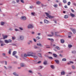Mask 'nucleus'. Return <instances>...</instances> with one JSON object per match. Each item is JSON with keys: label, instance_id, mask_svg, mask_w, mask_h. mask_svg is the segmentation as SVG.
<instances>
[{"label": "nucleus", "instance_id": "nucleus-1", "mask_svg": "<svg viewBox=\"0 0 76 76\" xmlns=\"http://www.w3.org/2000/svg\"><path fill=\"white\" fill-rule=\"evenodd\" d=\"M28 56H31V57H34V59H37L38 57L36 56V53H33L32 52H29L28 54Z\"/></svg>", "mask_w": 76, "mask_h": 76}, {"label": "nucleus", "instance_id": "nucleus-2", "mask_svg": "<svg viewBox=\"0 0 76 76\" xmlns=\"http://www.w3.org/2000/svg\"><path fill=\"white\" fill-rule=\"evenodd\" d=\"M45 14H46V15L47 16V17L49 18H50V19H52L53 18H54V16H51L50 15V14H48V13L45 12Z\"/></svg>", "mask_w": 76, "mask_h": 76}, {"label": "nucleus", "instance_id": "nucleus-3", "mask_svg": "<svg viewBox=\"0 0 76 76\" xmlns=\"http://www.w3.org/2000/svg\"><path fill=\"white\" fill-rule=\"evenodd\" d=\"M6 44H7V43H10L11 42L12 40L11 39H9L8 40H4Z\"/></svg>", "mask_w": 76, "mask_h": 76}, {"label": "nucleus", "instance_id": "nucleus-4", "mask_svg": "<svg viewBox=\"0 0 76 76\" xmlns=\"http://www.w3.org/2000/svg\"><path fill=\"white\" fill-rule=\"evenodd\" d=\"M33 26L32 25V24H29L28 26V29H32V28H33Z\"/></svg>", "mask_w": 76, "mask_h": 76}, {"label": "nucleus", "instance_id": "nucleus-5", "mask_svg": "<svg viewBox=\"0 0 76 76\" xmlns=\"http://www.w3.org/2000/svg\"><path fill=\"white\" fill-rule=\"evenodd\" d=\"M21 19L23 20H26V18L25 16H22L21 18Z\"/></svg>", "mask_w": 76, "mask_h": 76}, {"label": "nucleus", "instance_id": "nucleus-6", "mask_svg": "<svg viewBox=\"0 0 76 76\" xmlns=\"http://www.w3.org/2000/svg\"><path fill=\"white\" fill-rule=\"evenodd\" d=\"M20 39L21 41H22L24 39V36H20Z\"/></svg>", "mask_w": 76, "mask_h": 76}, {"label": "nucleus", "instance_id": "nucleus-7", "mask_svg": "<svg viewBox=\"0 0 76 76\" xmlns=\"http://www.w3.org/2000/svg\"><path fill=\"white\" fill-rule=\"evenodd\" d=\"M65 73H66V72L64 71H63L61 72V75H64Z\"/></svg>", "mask_w": 76, "mask_h": 76}, {"label": "nucleus", "instance_id": "nucleus-8", "mask_svg": "<svg viewBox=\"0 0 76 76\" xmlns=\"http://www.w3.org/2000/svg\"><path fill=\"white\" fill-rule=\"evenodd\" d=\"M44 23H48V21L46 19H45L44 20Z\"/></svg>", "mask_w": 76, "mask_h": 76}, {"label": "nucleus", "instance_id": "nucleus-9", "mask_svg": "<svg viewBox=\"0 0 76 76\" xmlns=\"http://www.w3.org/2000/svg\"><path fill=\"white\" fill-rule=\"evenodd\" d=\"M71 35H72V33L71 32H70L68 36L69 38H71Z\"/></svg>", "mask_w": 76, "mask_h": 76}, {"label": "nucleus", "instance_id": "nucleus-10", "mask_svg": "<svg viewBox=\"0 0 76 76\" xmlns=\"http://www.w3.org/2000/svg\"><path fill=\"white\" fill-rule=\"evenodd\" d=\"M58 32H55V36H56V37L58 36Z\"/></svg>", "mask_w": 76, "mask_h": 76}, {"label": "nucleus", "instance_id": "nucleus-11", "mask_svg": "<svg viewBox=\"0 0 76 76\" xmlns=\"http://www.w3.org/2000/svg\"><path fill=\"white\" fill-rule=\"evenodd\" d=\"M20 65L21 67H23L25 66V65L24 64L22 63H21Z\"/></svg>", "mask_w": 76, "mask_h": 76}, {"label": "nucleus", "instance_id": "nucleus-12", "mask_svg": "<svg viewBox=\"0 0 76 76\" xmlns=\"http://www.w3.org/2000/svg\"><path fill=\"white\" fill-rule=\"evenodd\" d=\"M13 75H14L15 76H19V75L17 74L16 72H13Z\"/></svg>", "mask_w": 76, "mask_h": 76}, {"label": "nucleus", "instance_id": "nucleus-13", "mask_svg": "<svg viewBox=\"0 0 76 76\" xmlns=\"http://www.w3.org/2000/svg\"><path fill=\"white\" fill-rule=\"evenodd\" d=\"M57 64H59V61L58 60H55Z\"/></svg>", "mask_w": 76, "mask_h": 76}, {"label": "nucleus", "instance_id": "nucleus-14", "mask_svg": "<svg viewBox=\"0 0 76 76\" xmlns=\"http://www.w3.org/2000/svg\"><path fill=\"white\" fill-rule=\"evenodd\" d=\"M69 18V16L67 15H65L64 16V18L65 19H67Z\"/></svg>", "mask_w": 76, "mask_h": 76}, {"label": "nucleus", "instance_id": "nucleus-15", "mask_svg": "<svg viewBox=\"0 0 76 76\" xmlns=\"http://www.w3.org/2000/svg\"><path fill=\"white\" fill-rule=\"evenodd\" d=\"M11 52H12V49H10L9 51V52H8L9 54H11Z\"/></svg>", "mask_w": 76, "mask_h": 76}, {"label": "nucleus", "instance_id": "nucleus-16", "mask_svg": "<svg viewBox=\"0 0 76 76\" xmlns=\"http://www.w3.org/2000/svg\"><path fill=\"white\" fill-rule=\"evenodd\" d=\"M1 25L3 26V25H4L5 24V23H4V22H1Z\"/></svg>", "mask_w": 76, "mask_h": 76}, {"label": "nucleus", "instance_id": "nucleus-17", "mask_svg": "<svg viewBox=\"0 0 76 76\" xmlns=\"http://www.w3.org/2000/svg\"><path fill=\"white\" fill-rule=\"evenodd\" d=\"M3 37L4 39H6V38H7V36L6 35V36H3Z\"/></svg>", "mask_w": 76, "mask_h": 76}, {"label": "nucleus", "instance_id": "nucleus-18", "mask_svg": "<svg viewBox=\"0 0 76 76\" xmlns=\"http://www.w3.org/2000/svg\"><path fill=\"white\" fill-rule=\"evenodd\" d=\"M61 43H63L64 42V40L63 39H61Z\"/></svg>", "mask_w": 76, "mask_h": 76}, {"label": "nucleus", "instance_id": "nucleus-19", "mask_svg": "<svg viewBox=\"0 0 76 76\" xmlns=\"http://www.w3.org/2000/svg\"><path fill=\"white\" fill-rule=\"evenodd\" d=\"M36 3L37 4L39 5L40 4H41V2L38 1L36 2Z\"/></svg>", "mask_w": 76, "mask_h": 76}, {"label": "nucleus", "instance_id": "nucleus-20", "mask_svg": "<svg viewBox=\"0 0 76 76\" xmlns=\"http://www.w3.org/2000/svg\"><path fill=\"white\" fill-rule=\"evenodd\" d=\"M16 52L14 51L13 52L12 55L13 56H15V54H16Z\"/></svg>", "mask_w": 76, "mask_h": 76}, {"label": "nucleus", "instance_id": "nucleus-21", "mask_svg": "<svg viewBox=\"0 0 76 76\" xmlns=\"http://www.w3.org/2000/svg\"><path fill=\"white\" fill-rule=\"evenodd\" d=\"M55 48H57V50H60V48L59 47H58V46H56L55 47Z\"/></svg>", "mask_w": 76, "mask_h": 76}, {"label": "nucleus", "instance_id": "nucleus-22", "mask_svg": "<svg viewBox=\"0 0 76 76\" xmlns=\"http://www.w3.org/2000/svg\"><path fill=\"white\" fill-rule=\"evenodd\" d=\"M70 15L71 16H72V17H75V15L73 13H71Z\"/></svg>", "mask_w": 76, "mask_h": 76}, {"label": "nucleus", "instance_id": "nucleus-23", "mask_svg": "<svg viewBox=\"0 0 76 76\" xmlns=\"http://www.w3.org/2000/svg\"><path fill=\"white\" fill-rule=\"evenodd\" d=\"M53 6L54 7L57 8V7H58V5L56 4L53 5Z\"/></svg>", "mask_w": 76, "mask_h": 76}, {"label": "nucleus", "instance_id": "nucleus-24", "mask_svg": "<svg viewBox=\"0 0 76 76\" xmlns=\"http://www.w3.org/2000/svg\"><path fill=\"white\" fill-rule=\"evenodd\" d=\"M63 61H66V58H63L62 59Z\"/></svg>", "mask_w": 76, "mask_h": 76}, {"label": "nucleus", "instance_id": "nucleus-25", "mask_svg": "<svg viewBox=\"0 0 76 76\" xmlns=\"http://www.w3.org/2000/svg\"><path fill=\"white\" fill-rule=\"evenodd\" d=\"M28 54H26V53L24 55V57H28Z\"/></svg>", "mask_w": 76, "mask_h": 76}, {"label": "nucleus", "instance_id": "nucleus-26", "mask_svg": "<svg viewBox=\"0 0 76 76\" xmlns=\"http://www.w3.org/2000/svg\"><path fill=\"white\" fill-rule=\"evenodd\" d=\"M53 56H54L55 57H57V55L56 54V53H53Z\"/></svg>", "mask_w": 76, "mask_h": 76}, {"label": "nucleus", "instance_id": "nucleus-27", "mask_svg": "<svg viewBox=\"0 0 76 76\" xmlns=\"http://www.w3.org/2000/svg\"><path fill=\"white\" fill-rule=\"evenodd\" d=\"M43 64L45 65H46V64H47V61H45L44 62Z\"/></svg>", "mask_w": 76, "mask_h": 76}, {"label": "nucleus", "instance_id": "nucleus-28", "mask_svg": "<svg viewBox=\"0 0 76 76\" xmlns=\"http://www.w3.org/2000/svg\"><path fill=\"white\" fill-rule=\"evenodd\" d=\"M37 45L38 46H40V47H42V45L40 43H37Z\"/></svg>", "mask_w": 76, "mask_h": 76}, {"label": "nucleus", "instance_id": "nucleus-29", "mask_svg": "<svg viewBox=\"0 0 76 76\" xmlns=\"http://www.w3.org/2000/svg\"><path fill=\"white\" fill-rule=\"evenodd\" d=\"M50 67L52 69H54V65H51L50 66Z\"/></svg>", "mask_w": 76, "mask_h": 76}, {"label": "nucleus", "instance_id": "nucleus-30", "mask_svg": "<svg viewBox=\"0 0 76 76\" xmlns=\"http://www.w3.org/2000/svg\"><path fill=\"white\" fill-rule=\"evenodd\" d=\"M72 69H75L76 67L75 66L73 65L72 66Z\"/></svg>", "mask_w": 76, "mask_h": 76}, {"label": "nucleus", "instance_id": "nucleus-31", "mask_svg": "<svg viewBox=\"0 0 76 76\" xmlns=\"http://www.w3.org/2000/svg\"><path fill=\"white\" fill-rule=\"evenodd\" d=\"M48 40H50V41H53V40H54L53 39H50V38H48Z\"/></svg>", "mask_w": 76, "mask_h": 76}, {"label": "nucleus", "instance_id": "nucleus-32", "mask_svg": "<svg viewBox=\"0 0 76 76\" xmlns=\"http://www.w3.org/2000/svg\"><path fill=\"white\" fill-rule=\"evenodd\" d=\"M35 12H31V15H32V16H35Z\"/></svg>", "mask_w": 76, "mask_h": 76}, {"label": "nucleus", "instance_id": "nucleus-33", "mask_svg": "<svg viewBox=\"0 0 76 76\" xmlns=\"http://www.w3.org/2000/svg\"><path fill=\"white\" fill-rule=\"evenodd\" d=\"M68 47L69 48H71V47H72V45H69Z\"/></svg>", "mask_w": 76, "mask_h": 76}, {"label": "nucleus", "instance_id": "nucleus-34", "mask_svg": "<svg viewBox=\"0 0 76 76\" xmlns=\"http://www.w3.org/2000/svg\"><path fill=\"white\" fill-rule=\"evenodd\" d=\"M32 41H29V42H28V45H29V44H31V43H32Z\"/></svg>", "mask_w": 76, "mask_h": 76}, {"label": "nucleus", "instance_id": "nucleus-35", "mask_svg": "<svg viewBox=\"0 0 76 76\" xmlns=\"http://www.w3.org/2000/svg\"><path fill=\"white\" fill-rule=\"evenodd\" d=\"M38 56L40 57H42V56H41V54L40 53H38Z\"/></svg>", "mask_w": 76, "mask_h": 76}, {"label": "nucleus", "instance_id": "nucleus-36", "mask_svg": "<svg viewBox=\"0 0 76 76\" xmlns=\"http://www.w3.org/2000/svg\"><path fill=\"white\" fill-rule=\"evenodd\" d=\"M37 39H41V38L39 37V36H38L36 37Z\"/></svg>", "mask_w": 76, "mask_h": 76}, {"label": "nucleus", "instance_id": "nucleus-37", "mask_svg": "<svg viewBox=\"0 0 76 76\" xmlns=\"http://www.w3.org/2000/svg\"><path fill=\"white\" fill-rule=\"evenodd\" d=\"M72 53L73 54H75V53H76V51H72Z\"/></svg>", "mask_w": 76, "mask_h": 76}, {"label": "nucleus", "instance_id": "nucleus-38", "mask_svg": "<svg viewBox=\"0 0 76 76\" xmlns=\"http://www.w3.org/2000/svg\"><path fill=\"white\" fill-rule=\"evenodd\" d=\"M42 67H42V66H40L39 67V69H42Z\"/></svg>", "mask_w": 76, "mask_h": 76}, {"label": "nucleus", "instance_id": "nucleus-39", "mask_svg": "<svg viewBox=\"0 0 76 76\" xmlns=\"http://www.w3.org/2000/svg\"><path fill=\"white\" fill-rule=\"evenodd\" d=\"M20 1L21 3H25V2L23 0H20Z\"/></svg>", "mask_w": 76, "mask_h": 76}, {"label": "nucleus", "instance_id": "nucleus-40", "mask_svg": "<svg viewBox=\"0 0 76 76\" xmlns=\"http://www.w3.org/2000/svg\"><path fill=\"white\" fill-rule=\"evenodd\" d=\"M63 2L64 3H66V2H67L65 0H63Z\"/></svg>", "mask_w": 76, "mask_h": 76}, {"label": "nucleus", "instance_id": "nucleus-41", "mask_svg": "<svg viewBox=\"0 0 76 76\" xmlns=\"http://www.w3.org/2000/svg\"><path fill=\"white\" fill-rule=\"evenodd\" d=\"M4 45H5V44H1V47H3V46H4Z\"/></svg>", "mask_w": 76, "mask_h": 76}, {"label": "nucleus", "instance_id": "nucleus-42", "mask_svg": "<svg viewBox=\"0 0 76 76\" xmlns=\"http://www.w3.org/2000/svg\"><path fill=\"white\" fill-rule=\"evenodd\" d=\"M12 45L13 46H16V45L15 43L12 44Z\"/></svg>", "mask_w": 76, "mask_h": 76}, {"label": "nucleus", "instance_id": "nucleus-43", "mask_svg": "<svg viewBox=\"0 0 76 76\" xmlns=\"http://www.w3.org/2000/svg\"><path fill=\"white\" fill-rule=\"evenodd\" d=\"M48 37H53V35L50 34H49L48 35Z\"/></svg>", "mask_w": 76, "mask_h": 76}, {"label": "nucleus", "instance_id": "nucleus-44", "mask_svg": "<svg viewBox=\"0 0 76 76\" xmlns=\"http://www.w3.org/2000/svg\"><path fill=\"white\" fill-rule=\"evenodd\" d=\"M48 58H49V59H53V57H48Z\"/></svg>", "mask_w": 76, "mask_h": 76}, {"label": "nucleus", "instance_id": "nucleus-45", "mask_svg": "<svg viewBox=\"0 0 76 76\" xmlns=\"http://www.w3.org/2000/svg\"><path fill=\"white\" fill-rule=\"evenodd\" d=\"M70 2H69L68 3V6H70Z\"/></svg>", "mask_w": 76, "mask_h": 76}, {"label": "nucleus", "instance_id": "nucleus-46", "mask_svg": "<svg viewBox=\"0 0 76 76\" xmlns=\"http://www.w3.org/2000/svg\"><path fill=\"white\" fill-rule=\"evenodd\" d=\"M12 39L13 40H15V39H16V38H15V37H12Z\"/></svg>", "mask_w": 76, "mask_h": 76}, {"label": "nucleus", "instance_id": "nucleus-47", "mask_svg": "<svg viewBox=\"0 0 76 76\" xmlns=\"http://www.w3.org/2000/svg\"><path fill=\"white\" fill-rule=\"evenodd\" d=\"M15 31H19V30L17 28H15Z\"/></svg>", "mask_w": 76, "mask_h": 76}, {"label": "nucleus", "instance_id": "nucleus-48", "mask_svg": "<svg viewBox=\"0 0 76 76\" xmlns=\"http://www.w3.org/2000/svg\"><path fill=\"white\" fill-rule=\"evenodd\" d=\"M29 8L30 9H32L34 8V7L33 6H30Z\"/></svg>", "mask_w": 76, "mask_h": 76}, {"label": "nucleus", "instance_id": "nucleus-49", "mask_svg": "<svg viewBox=\"0 0 76 76\" xmlns=\"http://www.w3.org/2000/svg\"><path fill=\"white\" fill-rule=\"evenodd\" d=\"M19 28L20 29V30H21V31L23 30V28H22V27H19Z\"/></svg>", "mask_w": 76, "mask_h": 76}, {"label": "nucleus", "instance_id": "nucleus-50", "mask_svg": "<svg viewBox=\"0 0 76 76\" xmlns=\"http://www.w3.org/2000/svg\"><path fill=\"white\" fill-rule=\"evenodd\" d=\"M2 56H6V54H5V53H2Z\"/></svg>", "mask_w": 76, "mask_h": 76}, {"label": "nucleus", "instance_id": "nucleus-51", "mask_svg": "<svg viewBox=\"0 0 76 76\" xmlns=\"http://www.w3.org/2000/svg\"><path fill=\"white\" fill-rule=\"evenodd\" d=\"M41 63V61H38V62H37V63H38V64H39Z\"/></svg>", "mask_w": 76, "mask_h": 76}, {"label": "nucleus", "instance_id": "nucleus-52", "mask_svg": "<svg viewBox=\"0 0 76 76\" xmlns=\"http://www.w3.org/2000/svg\"><path fill=\"white\" fill-rule=\"evenodd\" d=\"M33 40L34 41V42H37V40L35 39H34Z\"/></svg>", "mask_w": 76, "mask_h": 76}, {"label": "nucleus", "instance_id": "nucleus-53", "mask_svg": "<svg viewBox=\"0 0 76 76\" xmlns=\"http://www.w3.org/2000/svg\"><path fill=\"white\" fill-rule=\"evenodd\" d=\"M0 43H3V42L2 41L0 40Z\"/></svg>", "mask_w": 76, "mask_h": 76}, {"label": "nucleus", "instance_id": "nucleus-54", "mask_svg": "<svg viewBox=\"0 0 76 76\" xmlns=\"http://www.w3.org/2000/svg\"><path fill=\"white\" fill-rule=\"evenodd\" d=\"M59 6H62V4H61V3H60L59 4Z\"/></svg>", "mask_w": 76, "mask_h": 76}, {"label": "nucleus", "instance_id": "nucleus-55", "mask_svg": "<svg viewBox=\"0 0 76 76\" xmlns=\"http://www.w3.org/2000/svg\"><path fill=\"white\" fill-rule=\"evenodd\" d=\"M64 7H65V8L66 9H67V5H65L64 6Z\"/></svg>", "mask_w": 76, "mask_h": 76}, {"label": "nucleus", "instance_id": "nucleus-56", "mask_svg": "<svg viewBox=\"0 0 76 76\" xmlns=\"http://www.w3.org/2000/svg\"><path fill=\"white\" fill-rule=\"evenodd\" d=\"M71 11H72V12H74V10H73L72 9H71Z\"/></svg>", "mask_w": 76, "mask_h": 76}, {"label": "nucleus", "instance_id": "nucleus-57", "mask_svg": "<svg viewBox=\"0 0 76 76\" xmlns=\"http://www.w3.org/2000/svg\"><path fill=\"white\" fill-rule=\"evenodd\" d=\"M38 35L40 36L41 35V33H38L37 34Z\"/></svg>", "mask_w": 76, "mask_h": 76}, {"label": "nucleus", "instance_id": "nucleus-58", "mask_svg": "<svg viewBox=\"0 0 76 76\" xmlns=\"http://www.w3.org/2000/svg\"><path fill=\"white\" fill-rule=\"evenodd\" d=\"M34 48H35L36 49L37 48H38V47L37 46H35L34 47Z\"/></svg>", "mask_w": 76, "mask_h": 76}, {"label": "nucleus", "instance_id": "nucleus-59", "mask_svg": "<svg viewBox=\"0 0 76 76\" xmlns=\"http://www.w3.org/2000/svg\"><path fill=\"white\" fill-rule=\"evenodd\" d=\"M69 63H72V64H73V62L72 61H69Z\"/></svg>", "mask_w": 76, "mask_h": 76}, {"label": "nucleus", "instance_id": "nucleus-60", "mask_svg": "<svg viewBox=\"0 0 76 76\" xmlns=\"http://www.w3.org/2000/svg\"><path fill=\"white\" fill-rule=\"evenodd\" d=\"M32 34H35V32L34 31H32L31 32Z\"/></svg>", "mask_w": 76, "mask_h": 76}, {"label": "nucleus", "instance_id": "nucleus-61", "mask_svg": "<svg viewBox=\"0 0 76 76\" xmlns=\"http://www.w3.org/2000/svg\"><path fill=\"white\" fill-rule=\"evenodd\" d=\"M51 34H52V37L53 36V35H54V33H53V32H51Z\"/></svg>", "mask_w": 76, "mask_h": 76}, {"label": "nucleus", "instance_id": "nucleus-62", "mask_svg": "<svg viewBox=\"0 0 76 76\" xmlns=\"http://www.w3.org/2000/svg\"><path fill=\"white\" fill-rule=\"evenodd\" d=\"M54 51H57V50L56 49H54Z\"/></svg>", "mask_w": 76, "mask_h": 76}, {"label": "nucleus", "instance_id": "nucleus-63", "mask_svg": "<svg viewBox=\"0 0 76 76\" xmlns=\"http://www.w3.org/2000/svg\"><path fill=\"white\" fill-rule=\"evenodd\" d=\"M16 1L17 3H19V0H17Z\"/></svg>", "mask_w": 76, "mask_h": 76}, {"label": "nucleus", "instance_id": "nucleus-64", "mask_svg": "<svg viewBox=\"0 0 76 76\" xmlns=\"http://www.w3.org/2000/svg\"><path fill=\"white\" fill-rule=\"evenodd\" d=\"M29 73H32V71H31V70L29 71Z\"/></svg>", "mask_w": 76, "mask_h": 76}]
</instances>
